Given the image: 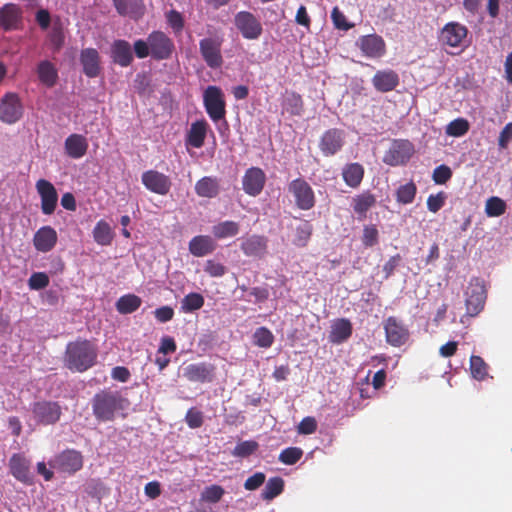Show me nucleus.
<instances>
[{
    "instance_id": "1",
    "label": "nucleus",
    "mask_w": 512,
    "mask_h": 512,
    "mask_svg": "<svg viewBox=\"0 0 512 512\" xmlns=\"http://www.w3.org/2000/svg\"><path fill=\"white\" fill-rule=\"evenodd\" d=\"M98 350L87 339H77L66 346L64 364L72 372H85L95 365Z\"/></svg>"
},
{
    "instance_id": "2",
    "label": "nucleus",
    "mask_w": 512,
    "mask_h": 512,
    "mask_svg": "<svg viewBox=\"0 0 512 512\" xmlns=\"http://www.w3.org/2000/svg\"><path fill=\"white\" fill-rule=\"evenodd\" d=\"M174 42L162 31H152L146 40L138 39L133 44L137 58L151 56L155 60L169 59L174 51Z\"/></svg>"
},
{
    "instance_id": "3",
    "label": "nucleus",
    "mask_w": 512,
    "mask_h": 512,
    "mask_svg": "<svg viewBox=\"0 0 512 512\" xmlns=\"http://www.w3.org/2000/svg\"><path fill=\"white\" fill-rule=\"evenodd\" d=\"M91 404L95 418L107 422L114 420L118 413L128 407L129 402L117 391L102 390L93 396Z\"/></svg>"
},
{
    "instance_id": "4",
    "label": "nucleus",
    "mask_w": 512,
    "mask_h": 512,
    "mask_svg": "<svg viewBox=\"0 0 512 512\" xmlns=\"http://www.w3.org/2000/svg\"><path fill=\"white\" fill-rule=\"evenodd\" d=\"M468 28L456 21L446 23L438 32L439 44L450 49V54H460L469 46Z\"/></svg>"
},
{
    "instance_id": "5",
    "label": "nucleus",
    "mask_w": 512,
    "mask_h": 512,
    "mask_svg": "<svg viewBox=\"0 0 512 512\" xmlns=\"http://www.w3.org/2000/svg\"><path fill=\"white\" fill-rule=\"evenodd\" d=\"M203 105L209 118L217 123L225 119L226 101L223 90L215 85H209L203 92Z\"/></svg>"
},
{
    "instance_id": "6",
    "label": "nucleus",
    "mask_w": 512,
    "mask_h": 512,
    "mask_svg": "<svg viewBox=\"0 0 512 512\" xmlns=\"http://www.w3.org/2000/svg\"><path fill=\"white\" fill-rule=\"evenodd\" d=\"M224 39L220 35L205 37L199 41V51L206 65L211 69H218L223 64L221 52Z\"/></svg>"
},
{
    "instance_id": "7",
    "label": "nucleus",
    "mask_w": 512,
    "mask_h": 512,
    "mask_svg": "<svg viewBox=\"0 0 512 512\" xmlns=\"http://www.w3.org/2000/svg\"><path fill=\"white\" fill-rule=\"evenodd\" d=\"M486 289L484 281L480 278H472L465 291V305L469 316L478 315L484 307Z\"/></svg>"
},
{
    "instance_id": "8",
    "label": "nucleus",
    "mask_w": 512,
    "mask_h": 512,
    "mask_svg": "<svg viewBox=\"0 0 512 512\" xmlns=\"http://www.w3.org/2000/svg\"><path fill=\"white\" fill-rule=\"evenodd\" d=\"M414 154V146L409 140L395 139L383 156V162L389 166L406 164Z\"/></svg>"
},
{
    "instance_id": "9",
    "label": "nucleus",
    "mask_w": 512,
    "mask_h": 512,
    "mask_svg": "<svg viewBox=\"0 0 512 512\" xmlns=\"http://www.w3.org/2000/svg\"><path fill=\"white\" fill-rule=\"evenodd\" d=\"M296 206L301 210H310L315 205V194L310 184L302 178L292 180L288 185Z\"/></svg>"
},
{
    "instance_id": "10",
    "label": "nucleus",
    "mask_w": 512,
    "mask_h": 512,
    "mask_svg": "<svg viewBox=\"0 0 512 512\" xmlns=\"http://www.w3.org/2000/svg\"><path fill=\"white\" fill-rule=\"evenodd\" d=\"M24 108L19 96L7 93L0 100V120L6 124H14L23 116Z\"/></svg>"
},
{
    "instance_id": "11",
    "label": "nucleus",
    "mask_w": 512,
    "mask_h": 512,
    "mask_svg": "<svg viewBox=\"0 0 512 512\" xmlns=\"http://www.w3.org/2000/svg\"><path fill=\"white\" fill-rule=\"evenodd\" d=\"M51 468L68 474H74L83 466V457L76 450H65L49 461Z\"/></svg>"
},
{
    "instance_id": "12",
    "label": "nucleus",
    "mask_w": 512,
    "mask_h": 512,
    "mask_svg": "<svg viewBox=\"0 0 512 512\" xmlns=\"http://www.w3.org/2000/svg\"><path fill=\"white\" fill-rule=\"evenodd\" d=\"M34 419L39 424L51 425L56 423L61 416L62 410L60 405L54 401H37L31 406Z\"/></svg>"
},
{
    "instance_id": "13",
    "label": "nucleus",
    "mask_w": 512,
    "mask_h": 512,
    "mask_svg": "<svg viewBox=\"0 0 512 512\" xmlns=\"http://www.w3.org/2000/svg\"><path fill=\"white\" fill-rule=\"evenodd\" d=\"M235 25L243 38L248 40L258 39L263 31L259 19L248 11H240L235 15Z\"/></svg>"
},
{
    "instance_id": "14",
    "label": "nucleus",
    "mask_w": 512,
    "mask_h": 512,
    "mask_svg": "<svg viewBox=\"0 0 512 512\" xmlns=\"http://www.w3.org/2000/svg\"><path fill=\"white\" fill-rule=\"evenodd\" d=\"M266 180V174L261 168L250 167L242 177V189L247 195L257 197L263 191Z\"/></svg>"
},
{
    "instance_id": "15",
    "label": "nucleus",
    "mask_w": 512,
    "mask_h": 512,
    "mask_svg": "<svg viewBox=\"0 0 512 512\" xmlns=\"http://www.w3.org/2000/svg\"><path fill=\"white\" fill-rule=\"evenodd\" d=\"M344 144L345 132L337 128H331L321 136L319 149L324 156L330 157L341 151Z\"/></svg>"
},
{
    "instance_id": "16",
    "label": "nucleus",
    "mask_w": 512,
    "mask_h": 512,
    "mask_svg": "<svg viewBox=\"0 0 512 512\" xmlns=\"http://www.w3.org/2000/svg\"><path fill=\"white\" fill-rule=\"evenodd\" d=\"M356 46L367 58H381L386 53V45L383 38L377 34L361 36L356 41Z\"/></svg>"
},
{
    "instance_id": "17",
    "label": "nucleus",
    "mask_w": 512,
    "mask_h": 512,
    "mask_svg": "<svg viewBox=\"0 0 512 512\" xmlns=\"http://www.w3.org/2000/svg\"><path fill=\"white\" fill-rule=\"evenodd\" d=\"M141 181L147 190L158 195H166L171 189L170 178L157 170L145 171Z\"/></svg>"
},
{
    "instance_id": "18",
    "label": "nucleus",
    "mask_w": 512,
    "mask_h": 512,
    "mask_svg": "<svg viewBox=\"0 0 512 512\" xmlns=\"http://www.w3.org/2000/svg\"><path fill=\"white\" fill-rule=\"evenodd\" d=\"M36 190L41 198V210L45 215H51L57 206L58 194L51 182L39 179L36 182Z\"/></svg>"
},
{
    "instance_id": "19",
    "label": "nucleus",
    "mask_w": 512,
    "mask_h": 512,
    "mask_svg": "<svg viewBox=\"0 0 512 512\" xmlns=\"http://www.w3.org/2000/svg\"><path fill=\"white\" fill-rule=\"evenodd\" d=\"M10 473L18 481L30 485L33 477L30 473V460L23 453H15L9 459Z\"/></svg>"
},
{
    "instance_id": "20",
    "label": "nucleus",
    "mask_w": 512,
    "mask_h": 512,
    "mask_svg": "<svg viewBox=\"0 0 512 512\" xmlns=\"http://www.w3.org/2000/svg\"><path fill=\"white\" fill-rule=\"evenodd\" d=\"M110 57L113 63L128 67L134 60V55L130 43L123 39L114 40L110 47Z\"/></svg>"
},
{
    "instance_id": "21",
    "label": "nucleus",
    "mask_w": 512,
    "mask_h": 512,
    "mask_svg": "<svg viewBox=\"0 0 512 512\" xmlns=\"http://www.w3.org/2000/svg\"><path fill=\"white\" fill-rule=\"evenodd\" d=\"M384 328L387 342L390 345L400 347L408 340V330L395 317H389L385 322Z\"/></svg>"
},
{
    "instance_id": "22",
    "label": "nucleus",
    "mask_w": 512,
    "mask_h": 512,
    "mask_svg": "<svg viewBox=\"0 0 512 512\" xmlns=\"http://www.w3.org/2000/svg\"><path fill=\"white\" fill-rule=\"evenodd\" d=\"M83 73L88 78H96L100 75V55L95 48H85L80 52L79 57Z\"/></svg>"
},
{
    "instance_id": "23",
    "label": "nucleus",
    "mask_w": 512,
    "mask_h": 512,
    "mask_svg": "<svg viewBox=\"0 0 512 512\" xmlns=\"http://www.w3.org/2000/svg\"><path fill=\"white\" fill-rule=\"evenodd\" d=\"M58 235L56 230L51 226H42L33 237V245L38 252H50L56 245Z\"/></svg>"
},
{
    "instance_id": "24",
    "label": "nucleus",
    "mask_w": 512,
    "mask_h": 512,
    "mask_svg": "<svg viewBox=\"0 0 512 512\" xmlns=\"http://www.w3.org/2000/svg\"><path fill=\"white\" fill-rule=\"evenodd\" d=\"M209 129V124L205 119L196 120L191 123L185 136L186 147L201 148L204 145Z\"/></svg>"
},
{
    "instance_id": "25",
    "label": "nucleus",
    "mask_w": 512,
    "mask_h": 512,
    "mask_svg": "<svg viewBox=\"0 0 512 512\" xmlns=\"http://www.w3.org/2000/svg\"><path fill=\"white\" fill-rule=\"evenodd\" d=\"M399 75L392 69L378 70L372 78L374 88L379 92H389L399 85Z\"/></svg>"
},
{
    "instance_id": "26",
    "label": "nucleus",
    "mask_w": 512,
    "mask_h": 512,
    "mask_svg": "<svg viewBox=\"0 0 512 512\" xmlns=\"http://www.w3.org/2000/svg\"><path fill=\"white\" fill-rule=\"evenodd\" d=\"M213 366L207 363H193L184 368V377L191 382H210L213 377Z\"/></svg>"
},
{
    "instance_id": "27",
    "label": "nucleus",
    "mask_w": 512,
    "mask_h": 512,
    "mask_svg": "<svg viewBox=\"0 0 512 512\" xmlns=\"http://www.w3.org/2000/svg\"><path fill=\"white\" fill-rule=\"evenodd\" d=\"M88 140L81 134L73 133L69 135L65 142V153L72 159L82 158L88 150Z\"/></svg>"
},
{
    "instance_id": "28",
    "label": "nucleus",
    "mask_w": 512,
    "mask_h": 512,
    "mask_svg": "<svg viewBox=\"0 0 512 512\" xmlns=\"http://www.w3.org/2000/svg\"><path fill=\"white\" fill-rule=\"evenodd\" d=\"M36 73L40 83L47 87L52 88L58 81V69L49 60H42L38 63Z\"/></svg>"
},
{
    "instance_id": "29",
    "label": "nucleus",
    "mask_w": 512,
    "mask_h": 512,
    "mask_svg": "<svg viewBox=\"0 0 512 512\" xmlns=\"http://www.w3.org/2000/svg\"><path fill=\"white\" fill-rule=\"evenodd\" d=\"M216 244L211 236L198 235L189 242V252L195 257H203L215 250Z\"/></svg>"
},
{
    "instance_id": "30",
    "label": "nucleus",
    "mask_w": 512,
    "mask_h": 512,
    "mask_svg": "<svg viewBox=\"0 0 512 512\" xmlns=\"http://www.w3.org/2000/svg\"><path fill=\"white\" fill-rule=\"evenodd\" d=\"M342 178L344 183L350 188H358L364 177V167L358 163H348L342 168Z\"/></svg>"
},
{
    "instance_id": "31",
    "label": "nucleus",
    "mask_w": 512,
    "mask_h": 512,
    "mask_svg": "<svg viewBox=\"0 0 512 512\" xmlns=\"http://www.w3.org/2000/svg\"><path fill=\"white\" fill-rule=\"evenodd\" d=\"M266 249L267 240L263 236L252 235L241 243V250L248 257H262Z\"/></svg>"
},
{
    "instance_id": "32",
    "label": "nucleus",
    "mask_w": 512,
    "mask_h": 512,
    "mask_svg": "<svg viewBox=\"0 0 512 512\" xmlns=\"http://www.w3.org/2000/svg\"><path fill=\"white\" fill-rule=\"evenodd\" d=\"M21 21V10L15 4H6L0 10V25L5 30L16 29Z\"/></svg>"
},
{
    "instance_id": "33",
    "label": "nucleus",
    "mask_w": 512,
    "mask_h": 512,
    "mask_svg": "<svg viewBox=\"0 0 512 512\" xmlns=\"http://www.w3.org/2000/svg\"><path fill=\"white\" fill-rule=\"evenodd\" d=\"M352 334V324L348 319L336 320L331 326L329 339L332 343L340 344L346 341Z\"/></svg>"
},
{
    "instance_id": "34",
    "label": "nucleus",
    "mask_w": 512,
    "mask_h": 512,
    "mask_svg": "<svg viewBox=\"0 0 512 512\" xmlns=\"http://www.w3.org/2000/svg\"><path fill=\"white\" fill-rule=\"evenodd\" d=\"M195 192L200 197L214 198L219 194L217 178L205 176L195 184Z\"/></svg>"
},
{
    "instance_id": "35",
    "label": "nucleus",
    "mask_w": 512,
    "mask_h": 512,
    "mask_svg": "<svg viewBox=\"0 0 512 512\" xmlns=\"http://www.w3.org/2000/svg\"><path fill=\"white\" fill-rule=\"evenodd\" d=\"M94 241L101 246H108L112 243L114 232L111 225L105 221L100 220L96 223L92 231Z\"/></svg>"
},
{
    "instance_id": "36",
    "label": "nucleus",
    "mask_w": 512,
    "mask_h": 512,
    "mask_svg": "<svg viewBox=\"0 0 512 512\" xmlns=\"http://www.w3.org/2000/svg\"><path fill=\"white\" fill-rule=\"evenodd\" d=\"M376 199L370 192H364L353 198V210L360 217H366L368 210L374 206Z\"/></svg>"
},
{
    "instance_id": "37",
    "label": "nucleus",
    "mask_w": 512,
    "mask_h": 512,
    "mask_svg": "<svg viewBox=\"0 0 512 512\" xmlns=\"http://www.w3.org/2000/svg\"><path fill=\"white\" fill-rule=\"evenodd\" d=\"M142 300L135 294L121 296L116 302V309L120 314H131L141 306Z\"/></svg>"
},
{
    "instance_id": "38",
    "label": "nucleus",
    "mask_w": 512,
    "mask_h": 512,
    "mask_svg": "<svg viewBox=\"0 0 512 512\" xmlns=\"http://www.w3.org/2000/svg\"><path fill=\"white\" fill-rule=\"evenodd\" d=\"M212 233L217 239L234 237L239 233V224L234 221H223L212 227Z\"/></svg>"
},
{
    "instance_id": "39",
    "label": "nucleus",
    "mask_w": 512,
    "mask_h": 512,
    "mask_svg": "<svg viewBox=\"0 0 512 512\" xmlns=\"http://www.w3.org/2000/svg\"><path fill=\"white\" fill-rule=\"evenodd\" d=\"M284 488V480L281 477H272L262 490L261 497L263 500L270 501L280 495Z\"/></svg>"
},
{
    "instance_id": "40",
    "label": "nucleus",
    "mask_w": 512,
    "mask_h": 512,
    "mask_svg": "<svg viewBox=\"0 0 512 512\" xmlns=\"http://www.w3.org/2000/svg\"><path fill=\"white\" fill-rule=\"evenodd\" d=\"M470 373L473 379L483 381L489 377L488 365L480 356L472 355L470 357Z\"/></svg>"
},
{
    "instance_id": "41",
    "label": "nucleus",
    "mask_w": 512,
    "mask_h": 512,
    "mask_svg": "<svg viewBox=\"0 0 512 512\" xmlns=\"http://www.w3.org/2000/svg\"><path fill=\"white\" fill-rule=\"evenodd\" d=\"M283 108L291 115H301L303 111L302 97L295 92L288 93L284 99Z\"/></svg>"
},
{
    "instance_id": "42",
    "label": "nucleus",
    "mask_w": 512,
    "mask_h": 512,
    "mask_svg": "<svg viewBox=\"0 0 512 512\" xmlns=\"http://www.w3.org/2000/svg\"><path fill=\"white\" fill-rule=\"evenodd\" d=\"M204 305V297L196 292L187 294L181 301V310L185 313H191L199 310Z\"/></svg>"
},
{
    "instance_id": "43",
    "label": "nucleus",
    "mask_w": 512,
    "mask_h": 512,
    "mask_svg": "<svg viewBox=\"0 0 512 512\" xmlns=\"http://www.w3.org/2000/svg\"><path fill=\"white\" fill-rule=\"evenodd\" d=\"M470 128V124L467 119L459 117L454 119L445 128V133L451 137H462Z\"/></svg>"
},
{
    "instance_id": "44",
    "label": "nucleus",
    "mask_w": 512,
    "mask_h": 512,
    "mask_svg": "<svg viewBox=\"0 0 512 512\" xmlns=\"http://www.w3.org/2000/svg\"><path fill=\"white\" fill-rule=\"evenodd\" d=\"M506 202L497 196H492L486 200L485 213L488 217H499L506 211Z\"/></svg>"
},
{
    "instance_id": "45",
    "label": "nucleus",
    "mask_w": 512,
    "mask_h": 512,
    "mask_svg": "<svg viewBox=\"0 0 512 512\" xmlns=\"http://www.w3.org/2000/svg\"><path fill=\"white\" fill-rule=\"evenodd\" d=\"M312 225L309 221H301L295 228L294 244L297 246H305L312 234Z\"/></svg>"
},
{
    "instance_id": "46",
    "label": "nucleus",
    "mask_w": 512,
    "mask_h": 512,
    "mask_svg": "<svg viewBox=\"0 0 512 512\" xmlns=\"http://www.w3.org/2000/svg\"><path fill=\"white\" fill-rule=\"evenodd\" d=\"M253 342L258 347L269 348L274 342V335L268 328L262 326L253 333Z\"/></svg>"
},
{
    "instance_id": "47",
    "label": "nucleus",
    "mask_w": 512,
    "mask_h": 512,
    "mask_svg": "<svg viewBox=\"0 0 512 512\" xmlns=\"http://www.w3.org/2000/svg\"><path fill=\"white\" fill-rule=\"evenodd\" d=\"M417 188L413 182L401 185L396 192V199L399 203L410 204L413 202Z\"/></svg>"
},
{
    "instance_id": "48",
    "label": "nucleus",
    "mask_w": 512,
    "mask_h": 512,
    "mask_svg": "<svg viewBox=\"0 0 512 512\" xmlns=\"http://www.w3.org/2000/svg\"><path fill=\"white\" fill-rule=\"evenodd\" d=\"M259 445L254 440H246L239 442L233 449L232 455L234 457L246 458L256 452Z\"/></svg>"
},
{
    "instance_id": "49",
    "label": "nucleus",
    "mask_w": 512,
    "mask_h": 512,
    "mask_svg": "<svg viewBox=\"0 0 512 512\" xmlns=\"http://www.w3.org/2000/svg\"><path fill=\"white\" fill-rule=\"evenodd\" d=\"M225 490L219 485H210L204 488L201 499L207 503H217L223 497Z\"/></svg>"
},
{
    "instance_id": "50",
    "label": "nucleus",
    "mask_w": 512,
    "mask_h": 512,
    "mask_svg": "<svg viewBox=\"0 0 512 512\" xmlns=\"http://www.w3.org/2000/svg\"><path fill=\"white\" fill-rule=\"evenodd\" d=\"M302 455V449L298 447H288L280 453L279 461L286 465H293L301 459Z\"/></svg>"
},
{
    "instance_id": "51",
    "label": "nucleus",
    "mask_w": 512,
    "mask_h": 512,
    "mask_svg": "<svg viewBox=\"0 0 512 512\" xmlns=\"http://www.w3.org/2000/svg\"><path fill=\"white\" fill-rule=\"evenodd\" d=\"M167 24L172 28L174 33L182 32L184 28V19L180 12L172 9L165 14Z\"/></svg>"
},
{
    "instance_id": "52",
    "label": "nucleus",
    "mask_w": 512,
    "mask_h": 512,
    "mask_svg": "<svg viewBox=\"0 0 512 512\" xmlns=\"http://www.w3.org/2000/svg\"><path fill=\"white\" fill-rule=\"evenodd\" d=\"M49 285V277L44 272H34L28 279V286L31 290H41Z\"/></svg>"
},
{
    "instance_id": "53",
    "label": "nucleus",
    "mask_w": 512,
    "mask_h": 512,
    "mask_svg": "<svg viewBox=\"0 0 512 512\" xmlns=\"http://www.w3.org/2000/svg\"><path fill=\"white\" fill-rule=\"evenodd\" d=\"M331 19L336 29L348 31L353 27L352 23H349L346 16L338 7H334L331 12Z\"/></svg>"
},
{
    "instance_id": "54",
    "label": "nucleus",
    "mask_w": 512,
    "mask_h": 512,
    "mask_svg": "<svg viewBox=\"0 0 512 512\" xmlns=\"http://www.w3.org/2000/svg\"><path fill=\"white\" fill-rule=\"evenodd\" d=\"M114 6L120 15H128L141 3L140 0H113Z\"/></svg>"
},
{
    "instance_id": "55",
    "label": "nucleus",
    "mask_w": 512,
    "mask_h": 512,
    "mask_svg": "<svg viewBox=\"0 0 512 512\" xmlns=\"http://www.w3.org/2000/svg\"><path fill=\"white\" fill-rule=\"evenodd\" d=\"M452 177V170L447 165L437 166L432 175V179L436 184H445Z\"/></svg>"
},
{
    "instance_id": "56",
    "label": "nucleus",
    "mask_w": 512,
    "mask_h": 512,
    "mask_svg": "<svg viewBox=\"0 0 512 512\" xmlns=\"http://www.w3.org/2000/svg\"><path fill=\"white\" fill-rule=\"evenodd\" d=\"M446 194L439 192L429 195L427 199V208L432 213H437L445 204Z\"/></svg>"
},
{
    "instance_id": "57",
    "label": "nucleus",
    "mask_w": 512,
    "mask_h": 512,
    "mask_svg": "<svg viewBox=\"0 0 512 512\" xmlns=\"http://www.w3.org/2000/svg\"><path fill=\"white\" fill-rule=\"evenodd\" d=\"M362 243L365 247H372L378 243V230L374 225L364 227Z\"/></svg>"
},
{
    "instance_id": "58",
    "label": "nucleus",
    "mask_w": 512,
    "mask_h": 512,
    "mask_svg": "<svg viewBox=\"0 0 512 512\" xmlns=\"http://www.w3.org/2000/svg\"><path fill=\"white\" fill-rule=\"evenodd\" d=\"M204 271L211 277H222L226 273V267L215 260H207L204 266Z\"/></svg>"
},
{
    "instance_id": "59",
    "label": "nucleus",
    "mask_w": 512,
    "mask_h": 512,
    "mask_svg": "<svg viewBox=\"0 0 512 512\" xmlns=\"http://www.w3.org/2000/svg\"><path fill=\"white\" fill-rule=\"evenodd\" d=\"M185 421L191 429L199 428L203 424V414L195 408H190L186 413Z\"/></svg>"
},
{
    "instance_id": "60",
    "label": "nucleus",
    "mask_w": 512,
    "mask_h": 512,
    "mask_svg": "<svg viewBox=\"0 0 512 512\" xmlns=\"http://www.w3.org/2000/svg\"><path fill=\"white\" fill-rule=\"evenodd\" d=\"M266 480V476L263 472H256L248 477L244 483V488L249 491H254L261 487Z\"/></svg>"
},
{
    "instance_id": "61",
    "label": "nucleus",
    "mask_w": 512,
    "mask_h": 512,
    "mask_svg": "<svg viewBox=\"0 0 512 512\" xmlns=\"http://www.w3.org/2000/svg\"><path fill=\"white\" fill-rule=\"evenodd\" d=\"M317 428V422L315 418L313 417H305L301 420V422L298 425V433L299 434H312L316 431Z\"/></svg>"
},
{
    "instance_id": "62",
    "label": "nucleus",
    "mask_w": 512,
    "mask_h": 512,
    "mask_svg": "<svg viewBox=\"0 0 512 512\" xmlns=\"http://www.w3.org/2000/svg\"><path fill=\"white\" fill-rule=\"evenodd\" d=\"M512 140V122L507 123L499 134L498 145L500 149L507 148Z\"/></svg>"
},
{
    "instance_id": "63",
    "label": "nucleus",
    "mask_w": 512,
    "mask_h": 512,
    "mask_svg": "<svg viewBox=\"0 0 512 512\" xmlns=\"http://www.w3.org/2000/svg\"><path fill=\"white\" fill-rule=\"evenodd\" d=\"M154 315L160 323H165L173 318L174 310L170 306H162L154 311Z\"/></svg>"
},
{
    "instance_id": "64",
    "label": "nucleus",
    "mask_w": 512,
    "mask_h": 512,
    "mask_svg": "<svg viewBox=\"0 0 512 512\" xmlns=\"http://www.w3.org/2000/svg\"><path fill=\"white\" fill-rule=\"evenodd\" d=\"M130 376V371L124 366H116L111 371V378L122 383L127 382Z\"/></svg>"
}]
</instances>
